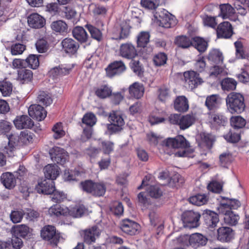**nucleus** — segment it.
Instances as JSON below:
<instances>
[{
	"mask_svg": "<svg viewBox=\"0 0 249 249\" xmlns=\"http://www.w3.org/2000/svg\"><path fill=\"white\" fill-rule=\"evenodd\" d=\"M226 102L228 110L232 114L241 113L245 109L244 97L240 93H230L226 97Z\"/></svg>",
	"mask_w": 249,
	"mask_h": 249,
	"instance_id": "obj_1",
	"label": "nucleus"
},
{
	"mask_svg": "<svg viewBox=\"0 0 249 249\" xmlns=\"http://www.w3.org/2000/svg\"><path fill=\"white\" fill-rule=\"evenodd\" d=\"M80 187L84 191L97 196H103L106 191V187L104 183L94 182L90 180L81 182Z\"/></svg>",
	"mask_w": 249,
	"mask_h": 249,
	"instance_id": "obj_2",
	"label": "nucleus"
},
{
	"mask_svg": "<svg viewBox=\"0 0 249 249\" xmlns=\"http://www.w3.org/2000/svg\"><path fill=\"white\" fill-rule=\"evenodd\" d=\"M170 122L178 124L182 130H185L191 126L195 122V118L192 115H181L177 114H171L169 117Z\"/></svg>",
	"mask_w": 249,
	"mask_h": 249,
	"instance_id": "obj_3",
	"label": "nucleus"
},
{
	"mask_svg": "<svg viewBox=\"0 0 249 249\" xmlns=\"http://www.w3.org/2000/svg\"><path fill=\"white\" fill-rule=\"evenodd\" d=\"M120 228L125 234L134 235L139 233L141 227L136 222L130 219L125 218L121 221Z\"/></svg>",
	"mask_w": 249,
	"mask_h": 249,
	"instance_id": "obj_4",
	"label": "nucleus"
},
{
	"mask_svg": "<svg viewBox=\"0 0 249 249\" xmlns=\"http://www.w3.org/2000/svg\"><path fill=\"white\" fill-rule=\"evenodd\" d=\"M108 118L111 123L108 127L110 130L113 132H116L122 129L124 122L120 112L112 111L110 113Z\"/></svg>",
	"mask_w": 249,
	"mask_h": 249,
	"instance_id": "obj_5",
	"label": "nucleus"
},
{
	"mask_svg": "<svg viewBox=\"0 0 249 249\" xmlns=\"http://www.w3.org/2000/svg\"><path fill=\"white\" fill-rule=\"evenodd\" d=\"M41 237L46 240L50 241L51 244L56 246L60 239V235L56 233L54 227L48 225L41 231Z\"/></svg>",
	"mask_w": 249,
	"mask_h": 249,
	"instance_id": "obj_6",
	"label": "nucleus"
},
{
	"mask_svg": "<svg viewBox=\"0 0 249 249\" xmlns=\"http://www.w3.org/2000/svg\"><path fill=\"white\" fill-rule=\"evenodd\" d=\"M163 144L173 148L185 149L190 146L189 142L182 135H178L174 138H169L163 142Z\"/></svg>",
	"mask_w": 249,
	"mask_h": 249,
	"instance_id": "obj_7",
	"label": "nucleus"
},
{
	"mask_svg": "<svg viewBox=\"0 0 249 249\" xmlns=\"http://www.w3.org/2000/svg\"><path fill=\"white\" fill-rule=\"evenodd\" d=\"M183 75L185 84L191 89L196 88L203 82L199 74L195 71H185L184 72Z\"/></svg>",
	"mask_w": 249,
	"mask_h": 249,
	"instance_id": "obj_8",
	"label": "nucleus"
},
{
	"mask_svg": "<svg viewBox=\"0 0 249 249\" xmlns=\"http://www.w3.org/2000/svg\"><path fill=\"white\" fill-rule=\"evenodd\" d=\"M200 217V214L196 212L193 211L185 212L183 214V221L185 226L189 228L197 227L199 225Z\"/></svg>",
	"mask_w": 249,
	"mask_h": 249,
	"instance_id": "obj_9",
	"label": "nucleus"
},
{
	"mask_svg": "<svg viewBox=\"0 0 249 249\" xmlns=\"http://www.w3.org/2000/svg\"><path fill=\"white\" fill-rule=\"evenodd\" d=\"M49 154L52 160L60 164H63L68 159V153L63 148L54 147L50 149Z\"/></svg>",
	"mask_w": 249,
	"mask_h": 249,
	"instance_id": "obj_10",
	"label": "nucleus"
},
{
	"mask_svg": "<svg viewBox=\"0 0 249 249\" xmlns=\"http://www.w3.org/2000/svg\"><path fill=\"white\" fill-rule=\"evenodd\" d=\"M36 190L38 193L52 194L55 191L54 183L50 179H44L38 182Z\"/></svg>",
	"mask_w": 249,
	"mask_h": 249,
	"instance_id": "obj_11",
	"label": "nucleus"
},
{
	"mask_svg": "<svg viewBox=\"0 0 249 249\" xmlns=\"http://www.w3.org/2000/svg\"><path fill=\"white\" fill-rule=\"evenodd\" d=\"M119 54L122 57L131 59L137 55L135 46L131 43H126L121 45L119 48Z\"/></svg>",
	"mask_w": 249,
	"mask_h": 249,
	"instance_id": "obj_12",
	"label": "nucleus"
},
{
	"mask_svg": "<svg viewBox=\"0 0 249 249\" xmlns=\"http://www.w3.org/2000/svg\"><path fill=\"white\" fill-rule=\"evenodd\" d=\"M15 127L18 129H30L34 126V122L27 115L18 116L13 121Z\"/></svg>",
	"mask_w": 249,
	"mask_h": 249,
	"instance_id": "obj_13",
	"label": "nucleus"
},
{
	"mask_svg": "<svg viewBox=\"0 0 249 249\" xmlns=\"http://www.w3.org/2000/svg\"><path fill=\"white\" fill-rule=\"evenodd\" d=\"M28 113L30 117L38 121L44 119L47 115V111L40 105H32L28 108Z\"/></svg>",
	"mask_w": 249,
	"mask_h": 249,
	"instance_id": "obj_14",
	"label": "nucleus"
},
{
	"mask_svg": "<svg viewBox=\"0 0 249 249\" xmlns=\"http://www.w3.org/2000/svg\"><path fill=\"white\" fill-rule=\"evenodd\" d=\"M217 36L218 38H229L233 34L231 24L228 21H224L218 25L216 29Z\"/></svg>",
	"mask_w": 249,
	"mask_h": 249,
	"instance_id": "obj_15",
	"label": "nucleus"
},
{
	"mask_svg": "<svg viewBox=\"0 0 249 249\" xmlns=\"http://www.w3.org/2000/svg\"><path fill=\"white\" fill-rule=\"evenodd\" d=\"M126 69L125 65L122 61H116L110 64L106 69L107 75L112 77L120 74Z\"/></svg>",
	"mask_w": 249,
	"mask_h": 249,
	"instance_id": "obj_16",
	"label": "nucleus"
},
{
	"mask_svg": "<svg viewBox=\"0 0 249 249\" xmlns=\"http://www.w3.org/2000/svg\"><path fill=\"white\" fill-rule=\"evenodd\" d=\"M83 232L84 242L90 244L95 242L96 238L100 235V231L96 226H93L91 228L84 230Z\"/></svg>",
	"mask_w": 249,
	"mask_h": 249,
	"instance_id": "obj_17",
	"label": "nucleus"
},
{
	"mask_svg": "<svg viewBox=\"0 0 249 249\" xmlns=\"http://www.w3.org/2000/svg\"><path fill=\"white\" fill-rule=\"evenodd\" d=\"M8 139V144L1 145L0 149L5 154H7L8 157H12L14 156L15 152V144L18 140V137L16 136L11 135L7 138Z\"/></svg>",
	"mask_w": 249,
	"mask_h": 249,
	"instance_id": "obj_18",
	"label": "nucleus"
},
{
	"mask_svg": "<svg viewBox=\"0 0 249 249\" xmlns=\"http://www.w3.org/2000/svg\"><path fill=\"white\" fill-rule=\"evenodd\" d=\"M234 235L233 231L230 227H222L217 229V239L221 242H230Z\"/></svg>",
	"mask_w": 249,
	"mask_h": 249,
	"instance_id": "obj_19",
	"label": "nucleus"
},
{
	"mask_svg": "<svg viewBox=\"0 0 249 249\" xmlns=\"http://www.w3.org/2000/svg\"><path fill=\"white\" fill-rule=\"evenodd\" d=\"M61 44L64 51L66 53L71 54H74L79 47V43L70 38H66L63 39Z\"/></svg>",
	"mask_w": 249,
	"mask_h": 249,
	"instance_id": "obj_20",
	"label": "nucleus"
},
{
	"mask_svg": "<svg viewBox=\"0 0 249 249\" xmlns=\"http://www.w3.org/2000/svg\"><path fill=\"white\" fill-rule=\"evenodd\" d=\"M207 241V238L200 233H195L189 236V244L195 248L205 246Z\"/></svg>",
	"mask_w": 249,
	"mask_h": 249,
	"instance_id": "obj_21",
	"label": "nucleus"
},
{
	"mask_svg": "<svg viewBox=\"0 0 249 249\" xmlns=\"http://www.w3.org/2000/svg\"><path fill=\"white\" fill-rule=\"evenodd\" d=\"M204 222L209 229L215 228L219 222L218 215L213 211H209L204 214Z\"/></svg>",
	"mask_w": 249,
	"mask_h": 249,
	"instance_id": "obj_22",
	"label": "nucleus"
},
{
	"mask_svg": "<svg viewBox=\"0 0 249 249\" xmlns=\"http://www.w3.org/2000/svg\"><path fill=\"white\" fill-rule=\"evenodd\" d=\"M29 25L34 28H40L45 24L44 18L36 13L30 15L28 18Z\"/></svg>",
	"mask_w": 249,
	"mask_h": 249,
	"instance_id": "obj_23",
	"label": "nucleus"
},
{
	"mask_svg": "<svg viewBox=\"0 0 249 249\" xmlns=\"http://www.w3.org/2000/svg\"><path fill=\"white\" fill-rule=\"evenodd\" d=\"M224 214V220L225 223L231 226L236 225L239 219L238 215L235 214L230 210H221Z\"/></svg>",
	"mask_w": 249,
	"mask_h": 249,
	"instance_id": "obj_24",
	"label": "nucleus"
},
{
	"mask_svg": "<svg viewBox=\"0 0 249 249\" xmlns=\"http://www.w3.org/2000/svg\"><path fill=\"white\" fill-rule=\"evenodd\" d=\"M174 108L178 112H185L189 108L187 99L184 96L178 97L174 101Z\"/></svg>",
	"mask_w": 249,
	"mask_h": 249,
	"instance_id": "obj_25",
	"label": "nucleus"
},
{
	"mask_svg": "<svg viewBox=\"0 0 249 249\" xmlns=\"http://www.w3.org/2000/svg\"><path fill=\"white\" fill-rule=\"evenodd\" d=\"M45 177L47 179L53 180L59 175L58 166L55 164H48L44 168Z\"/></svg>",
	"mask_w": 249,
	"mask_h": 249,
	"instance_id": "obj_26",
	"label": "nucleus"
},
{
	"mask_svg": "<svg viewBox=\"0 0 249 249\" xmlns=\"http://www.w3.org/2000/svg\"><path fill=\"white\" fill-rule=\"evenodd\" d=\"M144 89L142 84L135 82L130 85L129 88V92L131 96L139 99L141 98L144 93Z\"/></svg>",
	"mask_w": 249,
	"mask_h": 249,
	"instance_id": "obj_27",
	"label": "nucleus"
},
{
	"mask_svg": "<svg viewBox=\"0 0 249 249\" xmlns=\"http://www.w3.org/2000/svg\"><path fill=\"white\" fill-rule=\"evenodd\" d=\"M1 180L3 185L8 189H12L16 185V179L10 173L7 172L2 174Z\"/></svg>",
	"mask_w": 249,
	"mask_h": 249,
	"instance_id": "obj_28",
	"label": "nucleus"
},
{
	"mask_svg": "<svg viewBox=\"0 0 249 249\" xmlns=\"http://www.w3.org/2000/svg\"><path fill=\"white\" fill-rule=\"evenodd\" d=\"M224 198L226 200V202L221 203L220 207L221 210L237 209L241 205V203L237 199H230L228 197Z\"/></svg>",
	"mask_w": 249,
	"mask_h": 249,
	"instance_id": "obj_29",
	"label": "nucleus"
},
{
	"mask_svg": "<svg viewBox=\"0 0 249 249\" xmlns=\"http://www.w3.org/2000/svg\"><path fill=\"white\" fill-rule=\"evenodd\" d=\"M12 230L15 236L21 237H25L30 232V228L24 224L14 226Z\"/></svg>",
	"mask_w": 249,
	"mask_h": 249,
	"instance_id": "obj_30",
	"label": "nucleus"
},
{
	"mask_svg": "<svg viewBox=\"0 0 249 249\" xmlns=\"http://www.w3.org/2000/svg\"><path fill=\"white\" fill-rule=\"evenodd\" d=\"M220 13L219 16L221 17L223 19L230 18L234 13L235 10L230 4H223L219 6Z\"/></svg>",
	"mask_w": 249,
	"mask_h": 249,
	"instance_id": "obj_31",
	"label": "nucleus"
},
{
	"mask_svg": "<svg viewBox=\"0 0 249 249\" xmlns=\"http://www.w3.org/2000/svg\"><path fill=\"white\" fill-rule=\"evenodd\" d=\"M73 37L81 42H85L87 40L88 36L85 29L80 26L75 27L72 31Z\"/></svg>",
	"mask_w": 249,
	"mask_h": 249,
	"instance_id": "obj_32",
	"label": "nucleus"
},
{
	"mask_svg": "<svg viewBox=\"0 0 249 249\" xmlns=\"http://www.w3.org/2000/svg\"><path fill=\"white\" fill-rule=\"evenodd\" d=\"M191 46H194L199 52L203 53L207 48V42L203 38L196 36L193 38Z\"/></svg>",
	"mask_w": 249,
	"mask_h": 249,
	"instance_id": "obj_33",
	"label": "nucleus"
},
{
	"mask_svg": "<svg viewBox=\"0 0 249 249\" xmlns=\"http://www.w3.org/2000/svg\"><path fill=\"white\" fill-rule=\"evenodd\" d=\"M13 91L12 84L7 81H0V92L4 97L9 96Z\"/></svg>",
	"mask_w": 249,
	"mask_h": 249,
	"instance_id": "obj_34",
	"label": "nucleus"
},
{
	"mask_svg": "<svg viewBox=\"0 0 249 249\" xmlns=\"http://www.w3.org/2000/svg\"><path fill=\"white\" fill-rule=\"evenodd\" d=\"M221 85L223 90H233L236 89L237 82L232 78H226L222 80Z\"/></svg>",
	"mask_w": 249,
	"mask_h": 249,
	"instance_id": "obj_35",
	"label": "nucleus"
},
{
	"mask_svg": "<svg viewBox=\"0 0 249 249\" xmlns=\"http://www.w3.org/2000/svg\"><path fill=\"white\" fill-rule=\"evenodd\" d=\"M207 58L209 60L216 64L221 63L223 60L222 53L216 49L212 50L209 53Z\"/></svg>",
	"mask_w": 249,
	"mask_h": 249,
	"instance_id": "obj_36",
	"label": "nucleus"
},
{
	"mask_svg": "<svg viewBox=\"0 0 249 249\" xmlns=\"http://www.w3.org/2000/svg\"><path fill=\"white\" fill-rule=\"evenodd\" d=\"M146 191L151 197L155 198H159L163 195V191L158 185L148 186Z\"/></svg>",
	"mask_w": 249,
	"mask_h": 249,
	"instance_id": "obj_37",
	"label": "nucleus"
},
{
	"mask_svg": "<svg viewBox=\"0 0 249 249\" xmlns=\"http://www.w3.org/2000/svg\"><path fill=\"white\" fill-rule=\"evenodd\" d=\"M175 43L179 47L186 49L192 45V40L186 36H180L176 38Z\"/></svg>",
	"mask_w": 249,
	"mask_h": 249,
	"instance_id": "obj_38",
	"label": "nucleus"
},
{
	"mask_svg": "<svg viewBox=\"0 0 249 249\" xmlns=\"http://www.w3.org/2000/svg\"><path fill=\"white\" fill-rule=\"evenodd\" d=\"M37 101L40 104L46 106L50 105L53 102L50 95L44 91H40L38 92Z\"/></svg>",
	"mask_w": 249,
	"mask_h": 249,
	"instance_id": "obj_39",
	"label": "nucleus"
},
{
	"mask_svg": "<svg viewBox=\"0 0 249 249\" xmlns=\"http://www.w3.org/2000/svg\"><path fill=\"white\" fill-rule=\"evenodd\" d=\"M51 27L53 30L60 33L67 32L68 29L67 24L61 20L53 21Z\"/></svg>",
	"mask_w": 249,
	"mask_h": 249,
	"instance_id": "obj_40",
	"label": "nucleus"
},
{
	"mask_svg": "<svg viewBox=\"0 0 249 249\" xmlns=\"http://www.w3.org/2000/svg\"><path fill=\"white\" fill-rule=\"evenodd\" d=\"M218 96L216 94L211 95L206 98L205 106L209 110L216 108L218 105Z\"/></svg>",
	"mask_w": 249,
	"mask_h": 249,
	"instance_id": "obj_41",
	"label": "nucleus"
},
{
	"mask_svg": "<svg viewBox=\"0 0 249 249\" xmlns=\"http://www.w3.org/2000/svg\"><path fill=\"white\" fill-rule=\"evenodd\" d=\"M200 135L201 144L206 146L209 149L211 148L214 141V136L210 134L206 133H201Z\"/></svg>",
	"mask_w": 249,
	"mask_h": 249,
	"instance_id": "obj_42",
	"label": "nucleus"
},
{
	"mask_svg": "<svg viewBox=\"0 0 249 249\" xmlns=\"http://www.w3.org/2000/svg\"><path fill=\"white\" fill-rule=\"evenodd\" d=\"M68 212V209L66 208L61 207L59 204L54 205L49 210V213L51 215H64Z\"/></svg>",
	"mask_w": 249,
	"mask_h": 249,
	"instance_id": "obj_43",
	"label": "nucleus"
},
{
	"mask_svg": "<svg viewBox=\"0 0 249 249\" xmlns=\"http://www.w3.org/2000/svg\"><path fill=\"white\" fill-rule=\"evenodd\" d=\"M150 34L147 32H141L137 37L138 47L144 48L149 42Z\"/></svg>",
	"mask_w": 249,
	"mask_h": 249,
	"instance_id": "obj_44",
	"label": "nucleus"
},
{
	"mask_svg": "<svg viewBox=\"0 0 249 249\" xmlns=\"http://www.w3.org/2000/svg\"><path fill=\"white\" fill-rule=\"evenodd\" d=\"M112 90L106 85L101 86L95 91V94L100 98H106L111 95Z\"/></svg>",
	"mask_w": 249,
	"mask_h": 249,
	"instance_id": "obj_45",
	"label": "nucleus"
},
{
	"mask_svg": "<svg viewBox=\"0 0 249 249\" xmlns=\"http://www.w3.org/2000/svg\"><path fill=\"white\" fill-rule=\"evenodd\" d=\"M53 132V137L55 140L59 139L65 135V132L63 130L61 123L55 124L52 127Z\"/></svg>",
	"mask_w": 249,
	"mask_h": 249,
	"instance_id": "obj_46",
	"label": "nucleus"
},
{
	"mask_svg": "<svg viewBox=\"0 0 249 249\" xmlns=\"http://www.w3.org/2000/svg\"><path fill=\"white\" fill-rule=\"evenodd\" d=\"M24 211L22 209H15L12 211L10 214V218L13 223H18L21 221L23 215Z\"/></svg>",
	"mask_w": 249,
	"mask_h": 249,
	"instance_id": "obj_47",
	"label": "nucleus"
},
{
	"mask_svg": "<svg viewBox=\"0 0 249 249\" xmlns=\"http://www.w3.org/2000/svg\"><path fill=\"white\" fill-rule=\"evenodd\" d=\"M85 27L90 34L92 38L98 41L101 40L102 34L99 29L90 24H87Z\"/></svg>",
	"mask_w": 249,
	"mask_h": 249,
	"instance_id": "obj_48",
	"label": "nucleus"
},
{
	"mask_svg": "<svg viewBox=\"0 0 249 249\" xmlns=\"http://www.w3.org/2000/svg\"><path fill=\"white\" fill-rule=\"evenodd\" d=\"M211 122L215 124L224 125L227 123V118L220 113H213L210 114Z\"/></svg>",
	"mask_w": 249,
	"mask_h": 249,
	"instance_id": "obj_49",
	"label": "nucleus"
},
{
	"mask_svg": "<svg viewBox=\"0 0 249 249\" xmlns=\"http://www.w3.org/2000/svg\"><path fill=\"white\" fill-rule=\"evenodd\" d=\"M33 77V73L31 70L22 69L18 71V78L22 81V83L25 82L30 81Z\"/></svg>",
	"mask_w": 249,
	"mask_h": 249,
	"instance_id": "obj_50",
	"label": "nucleus"
},
{
	"mask_svg": "<svg viewBox=\"0 0 249 249\" xmlns=\"http://www.w3.org/2000/svg\"><path fill=\"white\" fill-rule=\"evenodd\" d=\"M88 214L87 209L83 205L76 206L71 211V214L74 217H79Z\"/></svg>",
	"mask_w": 249,
	"mask_h": 249,
	"instance_id": "obj_51",
	"label": "nucleus"
},
{
	"mask_svg": "<svg viewBox=\"0 0 249 249\" xmlns=\"http://www.w3.org/2000/svg\"><path fill=\"white\" fill-rule=\"evenodd\" d=\"M231 125L234 128H241L246 124V120L240 116L231 117L230 119Z\"/></svg>",
	"mask_w": 249,
	"mask_h": 249,
	"instance_id": "obj_52",
	"label": "nucleus"
},
{
	"mask_svg": "<svg viewBox=\"0 0 249 249\" xmlns=\"http://www.w3.org/2000/svg\"><path fill=\"white\" fill-rule=\"evenodd\" d=\"M207 201V197L204 195L198 194L189 198L190 203L197 206H201L205 204Z\"/></svg>",
	"mask_w": 249,
	"mask_h": 249,
	"instance_id": "obj_53",
	"label": "nucleus"
},
{
	"mask_svg": "<svg viewBox=\"0 0 249 249\" xmlns=\"http://www.w3.org/2000/svg\"><path fill=\"white\" fill-rule=\"evenodd\" d=\"M25 61L27 64V66L33 69H36L39 65L38 57L35 54L29 55Z\"/></svg>",
	"mask_w": 249,
	"mask_h": 249,
	"instance_id": "obj_54",
	"label": "nucleus"
},
{
	"mask_svg": "<svg viewBox=\"0 0 249 249\" xmlns=\"http://www.w3.org/2000/svg\"><path fill=\"white\" fill-rule=\"evenodd\" d=\"M175 24L174 18L168 13L165 15L158 24L159 26L168 28L172 27Z\"/></svg>",
	"mask_w": 249,
	"mask_h": 249,
	"instance_id": "obj_55",
	"label": "nucleus"
},
{
	"mask_svg": "<svg viewBox=\"0 0 249 249\" xmlns=\"http://www.w3.org/2000/svg\"><path fill=\"white\" fill-rule=\"evenodd\" d=\"M110 210L112 213L117 216L121 215L124 212L122 204L118 201L113 202L110 206Z\"/></svg>",
	"mask_w": 249,
	"mask_h": 249,
	"instance_id": "obj_56",
	"label": "nucleus"
},
{
	"mask_svg": "<svg viewBox=\"0 0 249 249\" xmlns=\"http://www.w3.org/2000/svg\"><path fill=\"white\" fill-rule=\"evenodd\" d=\"M130 28L127 25L121 26L118 31V33H116V36L114 38L118 39H122L126 38L129 35Z\"/></svg>",
	"mask_w": 249,
	"mask_h": 249,
	"instance_id": "obj_57",
	"label": "nucleus"
},
{
	"mask_svg": "<svg viewBox=\"0 0 249 249\" xmlns=\"http://www.w3.org/2000/svg\"><path fill=\"white\" fill-rule=\"evenodd\" d=\"M167 59V55L164 53H160L155 55L153 61L155 65L160 66L166 63Z\"/></svg>",
	"mask_w": 249,
	"mask_h": 249,
	"instance_id": "obj_58",
	"label": "nucleus"
},
{
	"mask_svg": "<svg viewBox=\"0 0 249 249\" xmlns=\"http://www.w3.org/2000/svg\"><path fill=\"white\" fill-rule=\"evenodd\" d=\"M220 164L223 167H227L232 161V156L229 152L221 154L219 156Z\"/></svg>",
	"mask_w": 249,
	"mask_h": 249,
	"instance_id": "obj_59",
	"label": "nucleus"
},
{
	"mask_svg": "<svg viewBox=\"0 0 249 249\" xmlns=\"http://www.w3.org/2000/svg\"><path fill=\"white\" fill-rule=\"evenodd\" d=\"M222 184L220 183L213 181L210 182L207 186L208 189L215 193H220L222 191Z\"/></svg>",
	"mask_w": 249,
	"mask_h": 249,
	"instance_id": "obj_60",
	"label": "nucleus"
},
{
	"mask_svg": "<svg viewBox=\"0 0 249 249\" xmlns=\"http://www.w3.org/2000/svg\"><path fill=\"white\" fill-rule=\"evenodd\" d=\"M82 123L89 126H93L96 123V117L93 113L86 114L83 119Z\"/></svg>",
	"mask_w": 249,
	"mask_h": 249,
	"instance_id": "obj_61",
	"label": "nucleus"
},
{
	"mask_svg": "<svg viewBox=\"0 0 249 249\" xmlns=\"http://www.w3.org/2000/svg\"><path fill=\"white\" fill-rule=\"evenodd\" d=\"M25 45L20 43H16L13 45L11 47V53L13 55L21 54L25 50Z\"/></svg>",
	"mask_w": 249,
	"mask_h": 249,
	"instance_id": "obj_62",
	"label": "nucleus"
},
{
	"mask_svg": "<svg viewBox=\"0 0 249 249\" xmlns=\"http://www.w3.org/2000/svg\"><path fill=\"white\" fill-rule=\"evenodd\" d=\"M33 134L28 131L21 132L19 139L20 141L24 143L30 142L33 139Z\"/></svg>",
	"mask_w": 249,
	"mask_h": 249,
	"instance_id": "obj_63",
	"label": "nucleus"
},
{
	"mask_svg": "<svg viewBox=\"0 0 249 249\" xmlns=\"http://www.w3.org/2000/svg\"><path fill=\"white\" fill-rule=\"evenodd\" d=\"M36 49L39 53L46 52L48 49V45L46 40L40 39L36 43Z\"/></svg>",
	"mask_w": 249,
	"mask_h": 249,
	"instance_id": "obj_64",
	"label": "nucleus"
}]
</instances>
